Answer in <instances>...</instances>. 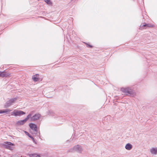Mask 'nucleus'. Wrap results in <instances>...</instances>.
Instances as JSON below:
<instances>
[{
  "label": "nucleus",
  "instance_id": "f257e3e1",
  "mask_svg": "<svg viewBox=\"0 0 157 157\" xmlns=\"http://www.w3.org/2000/svg\"><path fill=\"white\" fill-rule=\"evenodd\" d=\"M82 151V149L81 146L79 145H77L68 150L67 152H73L75 151H77L78 153H81Z\"/></svg>",
  "mask_w": 157,
  "mask_h": 157
},
{
  "label": "nucleus",
  "instance_id": "f03ea898",
  "mask_svg": "<svg viewBox=\"0 0 157 157\" xmlns=\"http://www.w3.org/2000/svg\"><path fill=\"white\" fill-rule=\"evenodd\" d=\"M3 147L7 149L12 150L13 149V146L14 144L10 142L6 141L2 144Z\"/></svg>",
  "mask_w": 157,
  "mask_h": 157
},
{
  "label": "nucleus",
  "instance_id": "7ed1b4c3",
  "mask_svg": "<svg viewBox=\"0 0 157 157\" xmlns=\"http://www.w3.org/2000/svg\"><path fill=\"white\" fill-rule=\"evenodd\" d=\"M29 126L30 128L33 130L35 131V133L36 135L39 136L40 133V132H38L37 128L36 125L35 124L31 123L29 124Z\"/></svg>",
  "mask_w": 157,
  "mask_h": 157
},
{
  "label": "nucleus",
  "instance_id": "20e7f679",
  "mask_svg": "<svg viewBox=\"0 0 157 157\" xmlns=\"http://www.w3.org/2000/svg\"><path fill=\"white\" fill-rule=\"evenodd\" d=\"M25 113L21 110H15L11 112V115L17 117L25 114Z\"/></svg>",
  "mask_w": 157,
  "mask_h": 157
},
{
  "label": "nucleus",
  "instance_id": "39448f33",
  "mask_svg": "<svg viewBox=\"0 0 157 157\" xmlns=\"http://www.w3.org/2000/svg\"><path fill=\"white\" fill-rule=\"evenodd\" d=\"M121 90L126 95L128 94H132L133 93V90L128 87L127 88H122L121 89Z\"/></svg>",
  "mask_w": 157,
  "mask_h": 157
},
{
  "label": "nucleus",
  "instance_id": "423d86ee",
  "mask_svg": "<svg viewBox=\"0 0 157 157\" xmlns=\"http://www.w3.org/2000/svg\"><path fill=\"white\" fill-rule=\"evenodd\" d=\"M16 98H14L10 99L9 100L7 101L5 105V107L7 108L10 106L16 100Z\"/></svg>",
  "mask_w": 157,
  "mask_h": 157
},
{
  "label": "nucleus",
  "instance_id": "0eeeda50",
  "mask_svg": "<svg viewBox=\"0 0 157 157\" xmlns=\"http://www.w3.org/2000/svg\"><path fill=\"white\" fill-rule=\"evenodd\" d=\"M155 27V25L153 24H143V25H141L140 26V29H142L144 28L146 29L147 27Z\"/></svg>",
  "mask_w": 157,
  "mask_h": 157
},
{
  "label": "nucleus",
  "instance_id": "6e6552de",
  "mask_svg": "<svg viewBox=\"0 0 157 157\" xmlns=\"http://www.w3.org/2000/svg\"><path fill=\"white\" fill-rule=\"evenodd\" d=\"M40 115L38 113L35 114L31 117V121H34L38 120L40 117Z\"/></svg>",
  "mask_w": 157,
  "mask_h": 157
},
{
  "label": "nucleus",
  "instance_id": "1a4fd4ad",
  "mask_svg": "<svg viewBox=\"0 0 157 157\" xmlns=\"http://www.w3.org/2000/svg\"><path fill=\"white\" fill-rule=\"evenodd\" d=\"M10 75L9 73L5 72V71H0V77H7Z\"/></svg>",
  "mask_w": 157,
  "mask_h": 157
},
{
  "label": "nucleus",
  "instance_id": "9d476101",
  "mask_svg": "<svg viewBox=\"0 0 157 157\" xmlns=\"http://www.w3.org/2000/svg\"><path fill=\"white\" fill-rule=\"evenodd\" d=\"M25 121L23 120L19 121H17L16 123V126H19L23 125L26 123Z\"/></svg>",
  "mask_w": 157,
  "mask_h": 157
},
{
  "label": "nucleus",
  "instance_id": "9b49d317",
  "mask_svg": "<svg viewBox=\"0 0 157 157\" xmlns=\"http://www.w3.org/2000/svg\"><path fill=\"white\" fill-rule=\"evenodd\" d=\"M125 147L126 149L128 150H130L132 149V146L130 144L128 143L126 145Z\"/></svg>",
  "mask_w": 157,
  "mask_h": 157
},
{
  "label": "nucleus",
  "instance_id": "f8f14e48",
  "mask_svg": "<svg viewBox=\"0 0 157 157\" xmlns=\"http://www.w3.org/2000/svg\"><path fill=\"white\" fill-rule=\"evenodd\" d=\"M37 75L39 76V75L36 74V75H34L33 76L32 78L33 79V80L35 82L38 81H39L40 79L37 76Z\"/></svg>",
  "mask_w": 157,
  "mask_h": 157
},
{
  "label": "nucleus",
  "instance_id": "ddd939ff",
  "mask_svg": "<svg viewBox=\"0 0 157 157\" xmlns=\"http://www.w3.org/2000/svg\"><path fill=\"white\" fill-rule=\"evenodd\" d=\"M150 151L152 154H157V148H153L151 149Z\"/></svg>",
  "mask_w": 157,
  "mask_h": 157
},
{
  "label": "nucleus",
  "instance_id": "4468645a",
  "mask_svg": "<svg viewBox=\"0 0 157 157\" xmlns=\"http://www.w3.org/2000/svg\"><path fill=\"white\" fill-rule=\"evenodd\" d=\"M11 111V110L10 109H7L5 110H0V113H6L7 112H10Z\"/></svg>",
  "mask_w": 157,
  "mask_h": 157
},
{
  "label": "nucleus",
  "instance_id": "2eb2a0df",
  "mask_svg": "<svg viewBox=\"0 0 157 157\" xmlns=\"http://www.w3.org/2000/svg\"><path fill=\"white\" fill-rule=\"evenodd\" d=\"M30 157H39V155L35 153L31 154L29 155Z\"/></svg>",
  "mask_w": 157,
  "mask_h": 157
},
{
  "label": "nucleus",
  "instance_id": "dca6fc26",
  "mask_svg": "<svg viewBox=\"0 0 157 157\" xmlns=\"http://www.w3.org/2000/svg\"><path fill=\"white\" fill-rule=\"evenodd\" d=\"M31 116H32V114H31L30 113L27 116V117L24 120L26 122L28 121V120L29 119L30 117V118L31 117Z\"/></svg>",
  "mask_w": 157,
  "mask_h": 157
},
{
  "label": "nucleus",
  "instance_id": "f3484780",
  "mask_svg": "<svg viewBox=\"0 0 157 157\" xmlns=\"http://www.w3.org/2000/svg\"><path fill=\"white\" fill-rule=\"evenodd\" d=\"M44 1L48 5H51L52 4V2L50 0H45Z\"/></svg>",
  "mask_w": 157,
  "mask_h": 157
},
{
  "label": "nucleus",
  "instance_id": "a211bd4d",
  "mask_svg": "<svg viewBox=\"0 0 157 157\" xmlns=\"http://www.w3.org/2000/svg\"><path fill=\"white\" fill-rule=\"evenodd\" d=\"M25 133L26 134V135H27V136L29 137L30 138H31V137H32V136L30 134H29L28 132L25 131Z\"/></svg>",
  "mask_w": 157,
  "mask_h": 157
},
{
  "label": "nucleus",
  "instance_id": "6ab92c4d",
  "mask_svg": "<svg viewBox=\"0 0 157 157\" xmlns=\"http://www.w3.org/2000/svg\"><path fill=\"white\" fill-rule=\"evenodd\" d=\"M85 44H86V46L87 47H89V48H92L93 47V46L91 45H90L87 43H84Z\"/></svg>",
  "mask_w": 157,
  "mask_h": 157
},
{
  "label": "nucleus",
  "instance_id": "aec40b11",
  "mask_svg": "<svg viewBox=\"0 0 157 157\" xmlns=\"http://www.w3.org/2000/svg\"><path fill=\"white\" fill-rule=\"evenodd\" d=\"M110 117V116H107L105 117V119L108 120V118H109Z\"/></svg>",
  "mask_w": 157,
  "mask_h": 157
},
{
  "label": "nucleus",
  "instance_id": "412c9836",
  "mask_svg": "<svg viewBox=\"0 0 157 157\" xmlns=\"http://www.w3.org/2000/svg\"><path fill=\"white\" fill-rule=\"evenodd\" d=\"M31 138L32 140H33L34 139V138L32 136V137H31V138Z\"/></svg>",
  "mask_w": 157,
  "mask_h": 157
},
{
  "label": "nucleus",
  "instance_id": "4be33fe9",
  "mask_svg": "<svg viewBox=\"0 0 157 157\" xmlns=\"http://www.w3.org/2000/svg\"><path fill=\"white\" fill-rule=\"evenodd\" d=\"M33 142H34L35 143H36V142H35V140L34 139V140H33Z\"/></svg>",
  "mask_w": 157,
  "mask_h": 157
},
{
  "label": "nucleus",
  "instance_id": "5701e85b",
  "mask_svg": "<svg viewBox=\"0 0 157 157\" xmlns=\"http://www.w3.org/2000/svg\"><path fill=\"white\" fill-rule=\"evenodd\" d=\"M0 157H1V155H0Z\"/></svg>",
  "mask_w": 157,
  "mask_h": 157
}]
</instances>
